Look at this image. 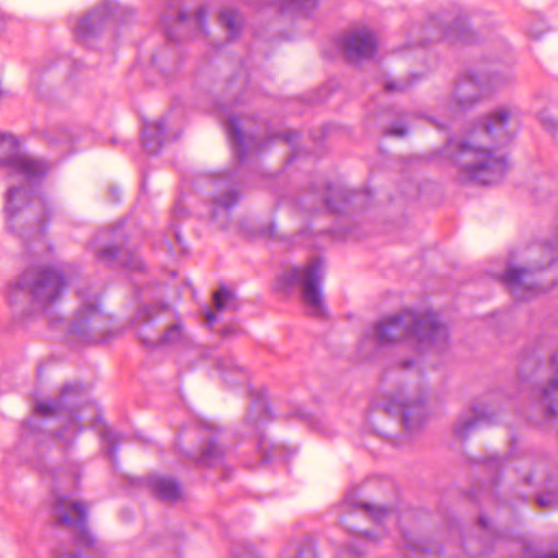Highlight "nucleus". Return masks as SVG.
I'll use <instances>...</instances> for the list:
<instances>
[{
  "label": "nucleus",
  "instance_id": "obj_1",
  "mask_svg": "<svg viewBox=\"0 0 558 558\" xmlns=\"http://www.w3.org/2000/svg\"><path fill=\"white\" fill-rule=\"evenodd\" d=\"M519 126L520 110L517 107H498L463 135L449 137L442 155L464 180L482 185L496 184L510 169L504 147L515 137Z\"/></svg>",
  "mask_w": 558,
  "mask_h": 558
},
{
  "label": "nucleus",
  "instance_id": "obj_2",
  "mask_svg": "<svg viewBox=\"0 0 558 558\" xmlns=\"http://www.w3.org/2000/svg\"><path fill=\"white\" fill-rule=\"evenodd\" d=\"M402 341L415 343L421 350H442L448 344L449 333L435 312L403 311L372 325L364 333L360 350L366 351L368 348H381Z\"/></svg>",
  "mask_w": 558,
  "mask_h": 558
},
{
  "label": "nucleus",
  "instance_id": "obj_3",
  "mask_svg": "<svg viewBox=\"0 0 558 558\" xmlns=\"http://www.w3.org/2000/svg\"><path fill=\"white\" fill-rule=\"evenodd\" d=\"M338 509L341 512L340 523L350 536L348 551L357 558L387 536V524L400 525L399 514L393 508L360 501L355 489L345 494Z\"/></svg>",
  "mask_w": 558,
  "mask_h": 558
},
{
  "label": "nucleus",
  "instance_id": "obj_4",
  "mask_svg": "<svg viewBox=\"0 0 558 558\" xmlns=\"http://www.w3.org/2000/svg\"><path fill=\"white\" fill-rule=\"evenodd\" d=\"M519 378L532 390L542 403L546 420L557 415L558 397V349L547 339H542L521 355Z\"/></svg>",
  "mask_w": 558,
  "mask_h": 558
},
{
  "label": "nucleus",
  "instance_id": "obj_5",
  "mask_svg": "<svg viewBox=\"0 0 558 558\" xmlns=\"http://www.w3.org/2000/svg\"><path fill=\"white\" fill-rule=\"evenodd\" d=\"M323 278L324 260L314 258L305 266L292 267L281 274L276 281V290L290 294L295 288H301L302 299L310 315L323 317L326 314L322 293Z\"/></svg>",
  "mask_w": 558,
  "mask_h": 558
},
{
  "label": "nucleus",
  "instance_id": "obj_6",
  "mask_svg": "<svg viewBox=\"0 0 558 558\" xmlns=\"http://www.w3.org/2000/svg\"><path fill=\"white\" fill-rule=\"evenodd\" d=\"M89 505L83 500L74 499L68 495H59L53 506L54 521L58 525L66 526L71 530L74 545L84 550L60 553L59 556H69L71 558H102L101 556H92L96 545V538L87 525Z\"/></svg>",
  "mask_w": 558,
  "mask_h": 558
},
{
  "label": "nucleus",
  "instance_id": "obj_7",
  "mask_svg": "<svg viewBox=\"0 0 558 558\" xmlns=\"http://www.w3.org/2000/svg\"><path fill=\"white\" fill-rule=\"evenodd\" d=\"M477 40V34L469 25V16L454 9L433 16L428 24L418 29L413 45L425 47L428 41H446L449 45H468Z\"/></svg>",
  "mask_w": 558,
  "mask_h": 558
},
{
  "label": "nucleus",
  "instance_id": "obj_8",
  "mask_svg": "<svg viewBox=\"0 0 558 558\" xmlns=\"http://www.w3.org/2000/svg\"><path fill=\"white\" fill-rule=\"evenodd\" d=\"M66 286V279L58 270L48 268L28 270L10 284L9 299L13 302L14 294L26 292L32 296L34 306L45 311L61 298Z\"/></svg>",
  "mask_w": 558,
  "mask_h": 558
},
{
  "label": "nucleus",
  "instance_id": "obj_9",
  "mask_svg": "<svg viewBox=\"0 0 558 558\" xmlns=\"http://www.w3.org/2000/svg\"><path fill=\"white\" fill-rule=\"evenodd\" d=\"M426 397L421 387L405 385L386 396L383 403L374 404L389 415H400L404 428L412 433L422 427L426 418Z\"/></svg>",
  "mask_w": 558,
  "mask_h": 558
},
{
  "label": "nucleus",
  "instance_id": "obj_10",
  "mask_svg": "<svg viewBox=\"0 0 558 558\" xmlns=\"http://www.w3.org/2000/svg\"><path fill=\"white\" fill-rule=\"evenodd\" d=\"M509 73L498 70L470 71L458 78L453 98L460 110H468L476 104L483 94L490 88H498L511 81Z\"/></svg>",
  "mask_w": 558,
  "mask_h": 558
},
{
  "label": "nucleus",
  "instance_id": "obj_11",
  "mask_svg": "<svg viewBox=\"0 0 558 558\" xmlns=\"http://www.w3.org/2000/svg\"><path fill=\"white\" fill-rule=\"evenodd\" d=\"M550 278V274L544 267L541 268H510L501 277L512 296L519 301H526L549 291L555 284H544Z\"/></svg>",
  "mask_w": 558,
  "mask_h": 558
},
{
  "label": "nucleus",
  "instance_id": "obj_12",
  "mask_svg": "<svg viewBox=\"0 0 558 558\" xmlns=\"http://www.w3.org/2000/svg\"><path fill=\"white\" fill-rule=\"evenodd\" d=\"M81 306L77 310L71 324V333L84 341H93V332L101 325L102 313V290L100 287H87L78 292Z\"/></svg>",
  "mask_w": 558,
  "mask_h": 558
},
{
  "label": "nucleus",
  "instance_id": "obj_13",
  "mask_svg": "<svg viewBox=\"0 0 558 558\" xmlns=\"http://www.w3.org/2000/svg\"><path fill=\"white\" fill-rule=\"evenodd\" d=\"M0 167L29 180L43 178L49 170L44 159L21 154L19 141L13 135L3 133H0Z\"/></svg>",
  "mask_w": 558,
  "mask_h": 558
},
{
  "label": "nucleus",
  "instance_id": "obj_14",
  "mask_svg": "<svg viewBox=\"0 0 558 558\" xmlns=\"http://www.w3.org/2000/svg\"><path fill=\"white\" fill-rule=\"evenodd\" d=\"M211 183V218L225 229L228 227L231 213L242 195L235 180V173L232 171L216 174Z\"/></svg>",
  "mask_w": 558,
  "mask_h": 558
},
{
  "label": "nucleus",
  "instance_id": "obj_15",
  "mask_svg": "<svg viewBox=\"0 0 558 558\" xmlns=\"http://www.w3.org/2000/svg\"><path fill=\"white\" fill-rule=\"evenodd\" d=\"M157 313L155 306H144L138 311L136 323L141 325L137 330L141 341L153 349L180 343L184 336V326L181 322L168 327L161 336L153 331L151 323L155 320Z\"/></svg>",
  "mask_w": 558,
  "mask_h": 558
},
{
  "label": "nucleus",
  "instance_id": "obj_16",
  "mask_svg": "<svg viewBox=\"0 0 558 558\" xmlns=\"http://www.w3.org/2000/svg\"><path fill=\"white\" fill-rule=\"evenodd\" d=\"M83 392L78 383L64 385L57 399L41 400L36 403V412L44 417L68 416L71 425H76L77 415L74 411Z\"/></svg>",
  "mask_w": 558,
  "mask_h": 558
},
{
  "label": "nucleus",
  "instance_id": "obj_17",
  "mask_svg": "<svg viewBox=\"0 0 558 558\" xmlns=\"http://www.w3.org/2000/svg\"><path fill=\"white\" fill-rule=\"evenodd\" d=\"M69 25L76 41L90 47L105 28V4L100 2L81 15L71 16Z\"/></svg>",
  "mask_w": 558,
  "mask_h": 558
},
{
  "label": "nucleus",
  "instance_id": "obj_18",
  "mask_svg": "<svg viewBox=\"0 0 558 558\" xmlns=\"http://www.w3.org/2000/svg\"><path fill=\"white\" fill-rule=\"evenodd\" d=\"M339 47L351 63L372 58L377 50L375 35L368 29H355L337 38Z\"/></svg>",
  "mask_w": 558,
  "mask_h": 558
},
{
  "label": "nucleus",
  "instance_id": "obj_19",
  "mask_svg": "<svg viewBox=\"0 0 558 558\" xmlns=\"http://www.w3.org/2000/svg\"><path fill=\"white\" fill-rule=\"evenodd\" d=\"M34 198L31 197L29 190L25 186L10 187L7 194L5 215L8 228L12 232L19 233L21 238H26L25 231H20V223L24 220L23 207Z\"/></svg>",
  "mask_w": 558,
  "mask_h": 558
},
{
  "label": "nucleus",
  "instance_id": "obj_20",
  "mask_svg": "<svg viewBox=\"0 0 558 558\" xmlns=\"http://www.w3.org/2000/svg\"><path fill=\"white\" fill-rule=\"evenodd\" d=\"M202 438L206 446L202 450L198 462L205 465H216L223 458V450L217 441L219 427L213 422L202 423Z\"/></svg>",
  "mask_w": 558,
  "mask_h": 558
},
{
  "label": "nucleus",
  "instance_id": "obj_21",
  "mask_svg": "<svg viewBox=\"0 0 558 558\" xmlns=\"http://www.w3.org/2000/svg\"><path fill=\"white\" fill-rule=\"evenodd\" d=\"M324 187L325 191L322 193V201L326 209L332 214H341L355 196V193L349 191L339 182H325Z\"/></svg>",
  "mask_w": 558,
  "mask_h": 558
},
{
  "label": "nucleus",
  "instance_id": "obj_22",
  "mask_svg": "<svg viewBox=\"0 0 558 558\" xmlns=\"http://www.w3.org/2000/svg\"><path fill=\"white\" fill-rule=\"evenodd\" d=\"M492 421L493 415L484 407L473 405L470 413L462 414L459 417L454 426V434L462 439H466L473 430Z\"/></svg>",
  "mask_w": 558,
  "mask_h": 558
},
{
  "label": "nucleus",
  "instance_id": "obj_23",
  "mask_svg": "<svg viewBox=\"0 0 558 558\" xmlns=\"http://www.w3.org/2000/svg\"><path fill=\"white\" fill-rule=\"evenodd\" d=\"M155 496L163 501H175L181 497L180 483L171 476L155 474L145 480Z\"/></svg>",
  "mask_w": 558,
  "mask_h": 558
},
{
  "label": "nucleus",
  "instance_id": "obj_24",
  "mask_svg": "<svg viewBox=\"0 0 558 558\" xmlns=\"http://www.w3.org/2000/svg\"><path fill=\"white\" fill-rule=\"evenodd\" d=\"M167 120L160 119L156 122L143 121L142 144L148 154H158L166 141Z\"/></svg>",
  "mask_w": 558,
  "mask_h": 558
},
{
  "label": "nucleus",
  "instance_id": "obj_25",
  "mask_svg": "<svg viewBox=\"0 0 558 558\" xmlns=\"http://www.w3.org/2000/svg\"><path fill=\"white\" fill-rule=\"evenodd\" d=\"M223 124L234 157L239 162H244L247 158L248 146L241 129L240 119L234 114H229Z\"/></svg>",
  "mask_w": 558,
  "mask_h": 558
},
{
  "label": "nucleus",
  "instance_id": "obj_26",
  "mask_svg": "<svg viewBox=\"0 0 558 558\" xmlns=\"http://www.w3.org/2000/svg\"><path fill=\"white\" fill-rule=\"evenodd\" d=\"M402 536L405 546L411 551V558H440L442 555V547L435 541L422 539L412 542L404 531H402Z\"/></svg>",
  "mask_w": 558,
  "mask_h": 558
},
{
  "label": "nucleus",
  "instance_id": "obj_27",
  "mask_svg": "<svg viewBox=\"0 0 558 558\" xmlns=\"http://www.w3.org/2000/svg\"><path fill=\"white\" fill-rule=\"evenodd\" d=\"M271 417L268 397L265 392H260L253 399L246 422L258 429L260 424L269 421Z\"/></svg>",
  "mask_w": 558,
  "mask_h": 558
},
{
  "label": "nucleus",
  "instance_id": "obj_28",
  "mask_svg": "<svg viewBox=\"0 0 558 558\" xmlns=\"http://www.w3.org/2000/svg\"><path fill=\"white\" fill-rule=\"evenodd\" d=\"M268 4H278L281 13L308 16L318 7V0H268Z\"/></svg>",
  "mask_w": 558,
  "mask_h": 558
},
{
  "label": "nucleus",
  "instance_id": "obj_29",
  "mask_svg": "<svg viewBox=\"0 0 558 558\" xmlns=\"http://www.w3.org/2000/svg\"><path fill=\"white\" fill-rule=\"evenodd\" d=\"M244 20L242 15L233 9H222L219 14V24L226 31H228V37L230 40L236 38L243 27Z\"/></svg>",
  "mask_w": 558,
  "mask_h": 558
},
{
  "label": "nucleus",
  "instance_id": "obj_30",
  "mask_svg": "<svg viewBox=\"0 0 558 558\" xmlns=\"http://www.w3.org/2000/svg\"><path fill=\"white\" fill-rule=\"evenodd\" d=\"M106 254H107V267H110L111 263L116 258H118L124 267H126L131 270L142 271L145 268L143 260L136 254H131L130 256L124 257L123 251H121V250L118 251V250H116V247L108 246V245H107Z\"/></svg>",
  "mask_w": 558,
  "mask_h": 558
},
{
  "label": "nucleus",
  "instance_id": "obj_31",
  "mask_svg": "<svg viewBox=\"0 0 558 558\" xmlns=\"http://www.w3.org/2000/svg\"><path fill=\"white\" fill-rule=\"evenodd\" d=\"M289 558H318L316 545L310 537L290 544L287 548Z\"/></svg>",
  "mask_w": 558,
  "mask_h": 558
},
{
  "label": "nucleus",
  "instance_id": "obj_32",
  "mask_svg": "<svg viewBox=\"0 0 558 558\" xmlns=\"http://www.w3.org/2000/svg\"><path fill=\"white\" fill-rule=\"evenodd\" d=\"M215 308L218 312L225 311H236L239 308V302L235 294L227 288H220L214 294Z\"/></svg>",
  "mask_w": 558,
  "mask_h": 558
},
{
  "label": "nucleus",
  "instance_id": "obj_33",
  "mask_svg": "<svg viewBox=\"0 0 558 558\" xmlns=\"http://www.w3.org/2000/svg\"><path fill=\"white\" fill-rule=\"evenodd\" d=\"M548 26L544 20V17L539 14H535L531 16L527 25L526 33L535 39L541 38L544 34L548 32Z\"/></svg>",
  "mask_w": 558,
  "mask_h": 558
},
{
  "label": "nucleus",
  "instance_id": "obj_34",
  "mask_svg": "<svg viewBox=\"0 0 558 558\" xmlns=\"http://www.w3.org/2000/svg\"><path fill=\"white\" fill-rule=\"evenodd\" d=\"M186 214H187L186 209H185L184 205L182 204V202H177L171 211L170 227L173 229L174 235H175L178 242L181 241V234L177 227V220L185 217Z\"/></svg>",
  "mask_w": 558,
  "mask_h": 558
},
{
  "label": "nucleus",
  "instance_id": "obj_35",
  "mask_svg": "<svg viewBox=\"0 0 558 558\" xmlns=\"http://www.w3.org/2000/svg\"><path fill=\"white\" fill-rule=\"evenodd\" d=\"M38 199L41 204V207L45 211V217L44 218H40L38 221H37V226H36V235H43V233L45 232V228H46V225L49 220V216H50V210L48 208V205H47V202L41 197V196H38Z\"/></svg>",
  "mask_w": 558,
  "mask_h": 558
},
{
  "label": "nucleus",
  "instance_id": "obj_36",
  "mask_svg": "<svg viewBox=\"0 0 558 558\" xmlns=\"http://www.w3.org/2000/svg\"><path fill=\"white\" fill-rule=\"evenodd\" d=\"M207 16H208V12H207V9L204 8V7H201L194 17H193V22L194 24L197 25V27L204 33V34H207L208 31H207Z\"/></svg>",
  "mask_w": 558,
  "mask_h": 558
},
{
  "label": "nucleus",
  "instance_id": "obj_37",
  "mask_svg": "<svg viewBox=\"0 0 558 558\" xmlns=\"http://www.w3.org/2000/svg\"><path fill=\"white\" fill-rule=\"evenodd\" d=\"M539 122L550 133H556L558 130V121L547 112L539 113Z\"/></svg>",
  "mask_w": 558,
  "mask_h": 558
},
{
  "label": "nucleus",
  "instance_id": "obj_38",
  "mask_svg": "<svg viewBox=\"0 0 558 558\" xmlns=\"http://www.w3.org/2000/svg\"><path fill=\"white\" fill-rule=\"evenodd\" d=\"M537 504L543 508H551L557 506L558 497L553 493L541 494L537 497Z\"/></svg>",
  "mask_w": 558,
  "mask_h": 558
},
{
  "label": "nucleus",
  "instance_id": "obj_39",
  "mask_svg": "<svg viewBox=\"0 0 558 558\" xmlns=\"http://www.w3.org/2000/svg\"><path fill=\"white\" fill-rule=\"evenodd\" d=\"M233 558H262L251 545L234 549Z\"/></svg>",
  "mask_w": 558,
  "mask_h": 558
},
{
  "label": "nucleus",
  "instance_id": "obj_40",
  "mask_svg": "<svg viewBox=\"0 0 558 558\" xmlns=\"http://www.w3.org/2000/svg\"><path fill=\"white\" fill-rule=\"evenodd\" d=\"M257 447L260 451L264 452L263 460L265 462L271 461L274 459L272 447L268 449V441L264 436L259 438Z\"/></svg>",
  "mask_w": 558,
  "mask_h": 558
},
{
  "label": "nucleus",
  "instance_id": "obj_41",
  "mask_svg": "<svg viewBox=\"0 0 558 558\" xmlns=\"http://www.w3.org/2000/svg\"><path fill=\"white\" fill-rule=\"evenodd\" d=\"M107 457L111 453L112 449H116V445L119 440V435L107 426Z\"/></svg>",
  "mask_w": 558,
  "mask_h": 558
},
{
  "label": "nucleus",
  "instance_id": "obj_42",
  "mask_svg": "<svg viewBox=\"0 0 558 558\" xmlns=\"http://www.w3.org/2000/svg\"><path fill=\"white\" fill-rule=\"evenodd\" d=\"M386 133L388 135L403 136L408 133V126L403 122L393 123Z\"/></svg>",
  "mask_w": 558,
  "mask_h": 558
},
{
  "label": "nucleus",
  "instance_id": "obj_43",
  "mask_svg": "<svg viewBox=\"0 0 558 558\" xmlns=\"http://www.w3.org/2000/svg\"><path fill=\"white\" fill-rule=\"evenodd\" d=\"M120 10L121 8L118 4H112L107 0V23L110 21H117L120 19Z\"/></svg>",
  "mask_w": 558,
  "mask_h": 558
},
{
  "label": "nucleus",
  "instance_id": "obj_44",
  "mask_svg": "<svg viewBox=\"0 0 558 558\" xmlns=\"http://www.w3.org/2000/svg\"><path fill=\"white\" fill-rule=\"evenodd\" d=\"M487 463L490 465V466H496V468H500V469H504V470H507L511 466V460L509 457H505V458H490Z\"/></svg>",
  "mask_w": 558,
  "mask_h": 558
},
{
  "label": "nucleus",
  "instance_id": "obj_45",
  "mask_svg": "<svg viewBox=\"0 0 558 558\" xmlns=\"http://www.w3.org/2000/svg\"><path fill=\"white\" fill-rule=\"evenodd\" d=\"M276 137H280L282 138L286 143L290 144L291 146H294L295 143L299 141L300 138V133L298 131H288L283 134H278L276 135Z\"/></svg>",
  "mask_w": 558,
  "mask_h": 558
},
{
  "label": "nucleus",
  "instance_id": "obj_46",
  "mask_svg": "<svg viewBox=\"0 0 558 558\" xmlns=\"http://www.w3.org/2000/svg\"><path fill=\"white\" fill-rule=\"evenodd\" d=\"M387 92H403L408 88V83H401L397 81H388L385 84Z\"/></svg>",
  "mask_w": 558,
  "mask_h": 558
},
{
  "label": "nucleus",
  "instance_id": "obj_47",
  "mask_svg": "<svg viewBox=\"0 0 558 558\" xmlns=\"http://www.w3.org/2000/svg\"><path fill=\"white\" fill-rule=\"evenodd\" d=\"M112 199L118 203L120 201V191L117 187L107 189V202Z\"/></svg>",
  "mask_w": 558,
  "mask_h": 558
},
{
  "label": "nucleus",
  "instance_id": "obj_48",
  "mask_svg": "<svg viewBox=\"0 0 558 558\" xmlns=\"http://www.w3.org/2000/svg\"><path fill=\"white\" fill-rule=\"evenodd\" d=\"M162 24L165 25V35L167 39L170 41H177L173 31L170 27H168V22L166 17L162 19Z\"/></svg>",
  "mask_w": 558,
  "mask_h": 558
},
{
  "label": "nucleus",
  "instance_id": "obj_49",
  "mask_svg": "<svg viewBox=\"0 0 558 558\" xmlns=\"http://www.w3.org/2000/svg\"><path fill=\"white\" fill-rule=\"evenodd\" d=\"M524 558H558V553H555V554H541V555H537V556H532L530 550L527 549L525 555H524Z\"/></svg>",
  "mask_w": 558,
  "mask_h": 558
},
{
  "label": "nucleus",
  "instance_id": "obj_50",
  "mask_svg": "<svg viewBox=\"0 0 558 558\" xmlns=\"http://www.w3.org/2000/svg\"><path fill=\"white\" fill-rule=\"evenodd\" d=\"M478 523L484 529V530H488L489 526H490V521L487 517L485 515H481L480 519H478Z\"/></svg>",
  "mask_w": 558,
  "mask_h": 558
},
{
  "label": "nucleus",
  "instance_id": "obj_51",
  "mask_svg": "<svg viewBox=\"0 0 558 558\" xmlns=\"http://www.w3.org/2000/svg\"><path fill=\"white\" fill-rule=\"evenodd\" d=\"M177 22L179 23V25L181 27H183L185 25V23L187 22V14L185 12H180L178 14V17H177Z\"/></svg>",
  "mask_w": 558,
  "mask_h": 558
},
{
  "label": "nucleus",
  "instance_id": "obj_52",
  "mask_svg": "<svg viewBox=\"0 0 558 558\" xmlns=\"http://www.w3.org/2000/svg\"><path fill=\"white\" fill-rule=\"evenodd\" d=\"M206 320L209 325H213L217 322V316L214 312L207 311L206 313Z\"/></svg>",
  "mask_w": 558,
  "mask_h": 558
},
{
  "label": "nucleus",
  "instance_id": "obj_53",
  "mask_svg": "<svg viewBox=\"0 0 558 558\" xmlns=\"http://www.w3.org/2000/svg\"><path fill=\"white\" fill-rule=\"evenodd\" d=\"M233 333V330L230 327H227L222 330V337L227 338Z\"/></svg>",
  "mask_w": 558,
  "mask_h": 558
},
{
  "label": "nucleus",
  "instance_id": "obj_54",
  "mask_svg": "<svg viewBox=\"0 0 558 558\" xmlns=\"http://www.w3.org/2000/svg\"><path fill=\"white\" fill-rule=\"evenodd\" d=\"M523 481H524V483H525V484L530 485V484H531V482H532V475H525V476L523 477Z\"/></svg>",
  "mask_w": 558,
  "mask_h": 558
},
{
  "label": "nucleus",
  "instance_id": "obj_55",
  "mask_svg": "<svg viewBox=\"0 0 558 558\" xmlns=\"http://www.w3.org/2000/svg\"><path fill=\"white\" fill-rule=\"evenodd\" d=\"M268 146V143H259L256 145V147L258 148V150H263L264 148H266Z\"/></svg>",
  "mask_w": 558,
  "mask_h": 558
},
{
  "label": "nucleus",
  "instance_id": "obj_56",
  "mask_svg": "<svg viewBox=\"0 0 558 558\" xmlns=\"http://www.w3.org/2000/svg\"><path fill=\"white\" fill-rule=\"evenodd\" d=\"M104 254H105V250L104 248H98L96 251V255L98 256V258H101Z\"/></svg>",
  "mask_w": 558,
  "mask_h": 558
},
{
  "label": "nucleus",
  "instance_id": "obj_57",
  "mask_svg": "<svg viewBox=\"0 0 558 558\" xmlns=\"http://www.w3.org/2000/svg\"><path fill=\"white\" fill-rule=\"evenodd\" d=\"M219 110L220 111H228V108L226 105H219Z\"/></svg>",
  "mask_w": 558,
  "mask_h": 558
},
{
  "label": "nucleus",
  "instance_id": "obj_58",
  "mask_svg": "<svg viewBox=\"0 0 558 558\" xmlns=\"http://www.w3.org/2000/svg\"><path fill=\"white\" fill-rule=\"evenodd\" d=\"M414 364V361H408L405 363V367H411Z\"/></svg>",
  "mask_w": 558,
  "mask_h": 558
},
{
  "label": "nucleus",
  "instance_id": "obj_59",
  "mask_svg": "<svg viewBox=\"0 0 558 558\" xmlns=\"http://www.w3.org/2000/svg\"><path fill=\"white\" fill-rule=\"evenodd\" d=\"M72 475L74 476L73 482L75 483V482L77 481V478H76V473L73 471V472H72Z\"/></svg>",
  "mask_w": 558,
  "mask_h": 558
},
{
  "label": "nucleus",
  "instance_id": "obj_60",
  "mask_svg": "<svg viewBox=\"0 0 558 558\" xmlns=\"http://www.w3.org/2000/svg\"><path fill=\"white\" fill-rule=\"evenodd\" d=\"M99 437L104 438L105 437L104 433H99Z\"/></svg>",
  "mask_w": 558,
  "mask_h": 558
}]
</instances>
